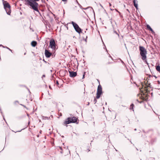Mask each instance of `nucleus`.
I'll use <instances>...</instances> for the list:
<instances>
[{"label":"nucleus","instance_id":"1","mask_svg":"<svg viewBox=\"0 0 160 160\" xmlns=\"http://www.w3.org/2000/svg\"><path fill=\"white\" fill-rule=\"evenodd\" d=\"M39 0H26L27 2V5L30 7V8L33 10L37 12L40 15H41L39 12L38 9V3L37 2Z\"/></svg>","mask_w":160,"mask_h":160},{"label":"nucleus","instance_id":"2","mask_svg":"<svg viewBox=\"0 0 160 160\" xmlns=\"http://www.w3.org/2000/svg\"><path fill=\"white\" fill-rule=\"evenodd\" d=\"M140 53L141 56L142 57V59L144 61L147 63L148 64L147 62L146 61V54H147V51L145 48L143 47L140 46L139 47Z\"/></svg>","mask_w":160,"mask_h":160},{"label":"nucleus","instance_id":"3","mask_svg":"<svg viewBox=\"0 0 160 160\" xmlns=\"http://www.w3.org/2000/svg\"><path fill=\"white\" fill-rule=\"evenodd\" d=\"M2 1L4 6V8L5 10L7 13L8 15H10L11 12L10 10V5L7 1H5L4 0H2Z\"/></svg>","mask_w":160,"mask_h":160},{"label":"nucleus","instance_id":"4","mask_svg":"<svg viewBox=\"0 0 160 160\" xmlns=\"http://www.w3.org/2000/svg\"><path fill=\"white\" fill-rule=\"evenodd\" d=\"M78 118L75 117H70L67 118L64 122L65 124H68L71 123H75L77 122Z\"/></svg>","mask_w":160,"mask_h":160},{"label":"nucleus","instance_id":"5","mask_svg":"<svg viewBox=\"0 0 160 160\" xmlns=\"http://www.w3.org/2000/svg\"><path fill=\"white\" fill-rule=\"evenodd\" d=\"M71 23L73 25V28L79 34L82 32V29L77 23H75L73 21H72Z\"/></svg>","mask_w":160,"mask_h":160},{"label":"nucleus","instance_id":"6","mask_svg":"<svg viewBox=\"0 0 160 160\" xmlns=\"http://www.w3.org/2000/svg\"><path fill=\"white\" fill-rule=\"evenodd\" d=\"M102 93V88L101 86L100 85H99L98 86L96 96V98L97 99H98L100 98Z\"/></svg>","mask_w":160,"mask_h":160},{"label":"nucleus","instance_id":"7","mask_svg":"<svg viewBox=\"0 0 160 160\" xmlns=\"http://www.w3.org/2000/svg\"><path fill=\"white\" fill-rule=\"evenodd\" d=\"M50 47L52 49L55 50L56 48V44L53 39H52L50 41Z\"/></svg>","mask_w":160,"mask_h":160},{"label":"nucleus","instance_id":"8","mask_svg":"<svg viewBox=\"0 0 160 160\" xmlns=\"http://www.w3.org/2000/svg\"><path fill=\"white\" fill-rule=\"evenodd\" d=\"M69 73L70 74L69 76L70 77L73 78L76 77L77 75V73L76 72L73 71H69Z\"/></svg>","mask_w":160,"mask_h":160},{"label":"nucleus","instance_id":"9","mask_svg":"<svg viewBox=\"0 0 160 160\" xmlns=\"http://www.w3.org/2000/svg\"><path fill=\"white\" fill-rule=\"evenodd\" d=\"M45 54L47 58H49L52 55V53L48 50L45 49Z\"/></svg>","mask_w":160,"mask_h":160},{"label":"nucleus","instance_id":"10","mask_svg":"<svg viewBox=\"0 0 160 160\" xmlns=\"http://www.w3.org/2000/svg\"><path fill=\"white\" fill-rule=\"evenodd\" d=\"M148 77L147 78V80H148V81L151 80V79H152L153 78V76H152L150 75H148Z\"/></svg>","mask_w":160,"mask_h":160},{"label":"nucleus","instance_id":"11","mask_svg":"<svg viewBox=\"0 0 160 160\" xmlns=\"http://www.w3.org/2000/svg\"><path fill=\"white\" fill-rule=\"evenodd\" d=\"M147 28L150 31L152 32V33H154V31L151 28L150 26L149 25H147Z\"/></svg>","mask_w":160,"mask_h":160},{"label":"nucleus","instance_id":"12","mask_svg":"<svg viewBox=\"0 0 160 160\" xmlns=\"http://www.w3.org/2000/svg\"><path fill=\"white\" fill-rule=\"evenodd\" d=\"M37 44V42L35 41H32L31 43L32 46L33 47H35L36 45Z\"/></svg>","mask_w":160,"mask_h":160},{"label":"nucleus","instance_id":"13","mask_svg":"<svg viewBox=\"0 0 160 160\" xmlns=\"http://www.w3.org/2000/svg\"><path fill=\"white\" fill-rule=\"evenodd\" d=\"M156 68L158 72H160V66L159 65L157 66Z\"/></svg>","mask_w":160,"mask_h":160},{"label":"nucleus","instance_id":"14","mask_svg":"<svg viewBox=\"0 0 160 160\" xmlns=\"http://www.w3.org/2000/svg\"><path fill=\"white\" fill-rule=\"evenodd\" d=\"M134 105L132 103V104L131 105H130V109H131V110H133V111H134V109H133V108L134 107Z\"/></svg>","mask_w":160,"mask_h":160},{"label":"nucleus","instance_id":"15","mask_svg":"<svg viewBox=\"0 0 160 160\" xmlns=\"http://www.w3.org/2000/svg\"><path fill=\"white\" fill-rule=\"evenodd\" d=\"M0 46H2V47L3 48H7L9 50H10V51H11L12 52V50H11V49H10L9 48H8V47H4L3 46V45H2L1 44L0 45Z\"/></svg>","mask_w":160,"mask_h":160},{"label":"nucleus","instance_id":"16","mask_svg":"<svg viewBox=\"0 0 160 160\" xmlns=\"http://www.w3.org/2000/svg\"><path fill=\"white\" fill-rule=\"evenodd\" d=\"M49 118H48V117H43V119H48Z\"/></svg>","mask_w":160,"mask_h":160},{"label":"nucleus","instance_id":"17","mask_svg":"<svg viewBox=\"0 0 160 160\" xmlns=\"http://www.w3.org/2000/svg\"><path fill=\"white\" fill-rule=\"evenodd\" d=\"M114 33H115L116 34L118 35V37H119V34L118 33V32L114 30Z\"/></svg>","mask_w":160,"mask_h":160},{"label":"nucleus","instance_id":"18","mask_svg":"<svg viewBox=\"0 0 160 160\" xmlns=\"http://www.w3.org/2000/svg\"><path fill=\"white\" fill-rule=\"evenodd\" d=\"M136 0H133V5H134L136 4H137L136 3Z\"/></svg>","mask_w":160,"mask_h":160},{"label":"nucleus","instance_id":"19","mask_svg":"<svg viewBox=\"0 0 160 160\" xmlns=\"http://www.w3.org/2000/svg\"><path fill=\"white\" fill-rule=\"evenodd\" d=\"M80 8H82V9H87V8H89V7H88V8H82V7L81 6L80 7Z\"/></svg>","mask_w":160,"mask_h":160},{"label":"nucleus","instance_id":"20","mask_svg":"<svg viewBox=\"0 0 160 160\" xmlns=\"http://www.w3.org/2000/svg\"><path fill=\"white\" fill-rule=\"evenodd\" d=\"M94 101L95 102V103H94L95 104L97 102V100L96 99V98H94Z\"/></svg>","mask_w":160,"mask_h":160},{"label":"nucleus","instance_id":"21","mask_svg":"<svg viewBox=\"0 0 160 160\" xmlns=\"http://www.w3.org/2000/svg\"><path fill=\"white\" fill-rule=\"evenodd\" d=\"M87 38H88V37L87 36H86V38L84 39V41L86 42H87Z\"/></svg>","mask_w":160,"mask_h":160},{"label":"nucleus","instance_id":"22","mask_svg":"<svg viewBox=\"0 0 160 160\" xmlns=\"http://www.w3.org/2000/svg\"><path fill=\"white\" fill-rule=\"evenodd\" d=\"M134 6L135 7H138V4H136L134 5Z\"/></svg>","mask_w":160,"mask_h":160},{"label":"nucleus","instance_id":"23","mask_svg":"<svg viewBox=\"0 0 160 160\" xmlns=\"http://www.w3.org/2000/svg\"><path fill=\"white\" fill-rule=\"evenodd\" d=\"M56 83L58 85L59 84L58 82V81L57 80L56 81Z\"/></svg>","mask_w":160,"mask_h":160},{"label":"nucleus","instance_id":"24","mask_svg":"<svg viewBox=\"0 0 160 160\" xmlns=\"http://www.w3.org/2000/svg\"><path fill=\"white\" fill-rule=\"evenodd\" d=\"M17 102H18V101H15L14 102V103H15V104H16V103H17Z\"/></svg>","mask_w":160,"mask_h":160},{"label":"nucleus","instance_id":"25","mask_svg":"<svg viewBox=\"0 0 160 160\" xmlns=\"http://www.w3.org/2000/svg\"><path fill=\"white\" fill-rule=\"evenodd\" d=\"M158 84H160V82L159 81H158Z\"/></svg>","mask_w":160,"mask_h":160},{"label":"nucleus","instance_id":"26","mask_svg":"<svg viewBox=\"0 0 160 160\" xmlns=\"http://www.w3.org/2000/svg\"><path fill=\"white\" fill-rule=\"evenodd\" d=\"M84 74H83V75L82 79L84 78Z\"/></svg>","mask_w":160,"mask_h":160},{"label":"nucleus","instance_id":"27","mask_svg":"<svg viewBox=\"0 0 160 160\" xmlns=\"http://www.w3.org/2000/svg\"><path fill=\"white\" fill-rule=\"evenodd\" d=\"M137 9H138V7H135Z\"/></svg>","mask_w":160,"mask_h":160},{"label":"nucleus","instance_id":"28","mask_svg":"<svg viewBox=\"0 0 160 160\" xmlns=\"http://www.w3.org/2000/svg\"><path fill=\"white\" fill-rule=\"evenodd\" d=\"M59 148L61 150H62V148L61 147H59Z\"/></svg>","mask_w":160,"mask_h":160},{"label":"nucleus","instance_id":"29","mask_svg":"<svg viewBox=\"0 0 160 160\" xmlns=\"http://www.w3.org/2000/svg\"><path fill=\"white\" fill-rule=\"evenodd\" d=\"M155 77V78H157V77L155 76H153V77Z\"/></svg>","mask_w":160,"mask_h":160},{"label":"nucleus","instance_id":"30","mask_svg":"<svg viewBox=\"0 0 160 160\" xmlns=\"http://www.w3.org/2000/svg\"><path fill=\"white\" fill-rule=\"evenodd\" d=\"M62 1H67V0H62Z\"/></svg>","mask_w":160,"mask_h":160},{"label":"nucleus","instance_id":"31","mask_svg":"<svg viewBox=\"0 0 160 160\" xmlns=\"http://www.w3.org/2000/svg\"><path fill=\"white\" fill-rule=\"evenodd\" d=\"M109 5H110V6H111V4L110 3H109Z\"/></svg>","mask_w":160,"mask_h":160},{"label":"nucleus","instance_id":"32","mask_svg":"<svg viewBox=\"0 0 160 160\" xmlns=\"http://www.w3.org/2000/svg\"><path fill=\"white\" fill-rule=\"evenodd\" d=\"M39 135H37V137H39Z\"/></svg>","mask_w":160,"mask_h":160},{"label":"nucleus","instance_id":"33","mask_svg":"<svg viewBox=\"0 0 160 160\" xmlns=\"http://www.w3.org/2000/svg\"><path fill=\"white\" fill-rule=\"evenodd\" d=\"M110 9H111V10L112 11L113 10V9H112V8H110Z\"/></svg>","mask_w":160,"mask_h":160},{"label":"nucleus","instance_id":"34","mask_svg":"<svg viewBox=\"0 0 160 160\" xmlns=\"http://www.w3.org/2000/svg\"><path fill=\"white\" fill-rule=\"evenodd\" d=\"M42 77H45V75H43L42 76Z\"/></svg>","mask_w":160,"mask_h":160},{"label":"nucleus","instance_id":"35","mask_svg":"<svg viewBox=\"0 0 160 160\" xmlns=\"http://www.w3.org/2000/svg\"><path fill=\"white\" fill-rule=\"evenodd\" d=\"M150 83L149 84L148 86L150 87Z\"/></svg>","mask_w":160,"mask_h":160},{"label":"nucleus","instance_id":"36","mask_svg":"<svg viewBox=\"0 0 160 160\" xmlns=\"http://www.w3.org/2000/svg\"><path fill=\"white\" fill-rule=\"evenodd\" d=\"M2 116H3V119H4V120H5V118H4V116H3V115H2Z\"/></svg>","mask_w":160,"mask_h":160},{"label":"nucleus","instance_id":"37","mask_svg":"<svg viewBox=\"0 0 160 160\" xmlns=\"http://www.w3.org/2000/svg\"><path fill=\"white\" fill-rule=\"evenodd\" d=\"M60 153H62V151H61L60 152Z\"/></svg>","mask_w":160,"mask_h":160},{"label":"nucleus","instance_id":"38","mask_svg":"<svg viewBox=\"0 0 160 160\" xmlns=\"http://www.w3.org/2000/svg\"><path fill=\"white\" fill-rule=\"evenodd\" d=\"M136 149L137 150H138V149L137 148H136Z\"/></svg>","mask_w":160,"mask_h":160},{"label":"nucleus","instance_id":"39","mask_svg":"<svg viewBox=\"0 0 160 160\" xmlns=\"http://www.w3.org/2000/svg\"><path fill=\"white\" fill-rule=\"evenodd\" d=\"M136 130H137V129H136V128H135V129H134V130H135V131H136Z\"/></svg>","mask_w":160,"mask_h":160},{"label":"nucleus","instance_id":"40","mask_svg":"<svg viewBox=\"0 0 160 160\" xmlns=\"http://www.w3.org/2000/svg\"><path fill=\"white\" fill-rule=\"evenodd\" d=\"M49 88H51V87L50 86H49Z\"/></svg>","mask_w":160,"mask_h":160},{"label":"nucleus","instance_id":"41","mask_svg":"<svg viewBox=\"0 0 160 160\" xmlns=\"http://www.w3.org/2000/svg\"><path fill=\"white\" fill-rule=\"evenodd\" d=\"M89 102H88V105H89Z\"/></svg>","mask_w":160,"mask_h":160},{"label":"nucleus","instance_id":"42","mask_svg":"<svg viewBox=\"0 0 160 160\" xmlns=\"http://www.w3.org/2000/svg\"><path fill=\"white\" fill-rule=\"evenodd\" d=\"M43 61H44L45 62H46V61H44V59L43 60Z\"/></svg>","mask_w":160,"mask_h":160},{"label":"nucleus","instance_id":"43","mask_svg":"<svg viewBox=\"0 0 160 160\" xmlns=\"http://www.w3.org/2000/svg\"><path fill=\"white\" fill-rule=\"evenodd\" d=\"M62 137H64V136H62Z\"/></svg>","mask_w":160,"mask_h":160},{"label":"nucleus","instance_id":"44","mask_svg":"<svg viewBox=\"0 0 160 160\" xmlns=\"http://www.w3.org/2000/svg\"><path fill=\"white\" fill-rule=\"evenodd\" d=\"M130 142H131V143H132V142H131V141H130Z\"/></svg>","mask_w":160,"mask_h":160},{"label":"nucleus","instance_id":"45","mask_svg":"<svg viewBox=\"0 0 160 160\" xmlns=\"http://www.w3.org/2000/svg\"><path fill=\"white\" fill-rule=\"evenodd\" d=\"M24 55H25L26 54V53H25L24 54Z\"/></svg>","mask_w":160,"mask_h":160},{"label":"nucleus","instance_id":"46","mask_svg":"<svg viewBox=\"0 0 160 160\" xmlns=\"http://www.w3.org/2000/svg\"><path fill=\"white\" fill-rule=\"evenodd\" d=\"M41 131L40 132V133H41Z\"/></svg>","mask_w":160,"mask_h":160},{"label":"nucleus","instance_id":"47","mask_svg":"<svg viewBox=\"0 0 160 160\" xmlns=\"http://www.w3.org/2000/svg\"><path fill=\"white\" fill-rule=\"evenodd\" d=\"M20 131H18V132H20Z\"/></svg>","mask_w":160,"mask_h":160},{"label":"nucleus","instance_id":"48","mask_svg":"<svg viewBox=\"0 0 160 160\" xmlns=\"http://www.w3.org/2000/svg\"><path fill=\"white\" fill-rule=\"evenodd\" d=\"M141 160H142L141 159Z\"/></svg>","mask_w":160,"mask_h":160}]
</instances>
